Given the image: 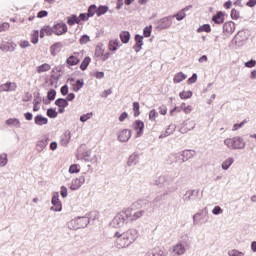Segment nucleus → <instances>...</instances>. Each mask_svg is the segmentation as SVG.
Wrapping results in <instances>:
<instances>
[{
  "label": "nucleus",
  "instance_id": "64",
  "mask_svg": "<svg viewBox=\"0 0 256 256\" xmlns=\"http://www.w3.org/2000/svg\"><path fill=\"white\" fill-rule=\"evenodd\" d=\"M61 196L62 197H67V187L62 186V188H61Z\"/></svg>",
  "mask_w": 256,
  "mask_h": 256
},
{
  "label": "nucleus",
  "instance_id": "39",
  "mask_svg": "<svg viewBox=\"0 0 256 256\" xmlns=\"http://www.w3.org/2000/svg\"><path fill=\"white\" fill-rule=\"evenodd\" d=\"M81 166L79 164H72L69 168V173H79Z\"/></svg>",
  "mask_w": 256,
  "mask_h": 256
},
{
  "label": "nucleus",
  "instance_id": "51",
  "mask_svg": "<svg viewBox=\"0 0 256 256\" xmlns=\"http://www.w3.org/2000/svg\"><path fill=\"white\" fill-rule=\"evenodd\" d=\"M177 21H183V19H185V12L184 11H180L175 15Z\"/></svg>",
  "mask_w": 256,
  "mask_h": 256
},
{
  "label": "nucleus",
  "instance_id": "46",
  "mask_svg": "<svg viewBox=\"0 0 256 256\" xmlns=\"http://www.w3.org/2000/svg\"><path fill=\"white\" fill-rule=\"evenodd\" d=\"M91 117H93V113L84 114L80 117V121H82V123H85V121H89Z\"/></svg>",
  "mask_w": 256,
  "mask_h": 256
},
{
  "label": "nucleus",
  "instance_id": "40",
  "mask_svg": "<svg viewBox=\"0 0 256 256\" xmlns=\"http://www.w3.org/2000/svg\"><path fill=\"white\" fill-rule=\"evenodd\" d=\"M97 15V6L96 5H91L89 8H88V16L90 17H93L94 15Z\"/></svg>",
  "mask_w": 256,
  "mask_h": 256
},
{
  "label": "nucleus",
  "instance_id": "32",
  "mask_svg": "<svg viewBox=\"0 0 256 256\" xmlns=\"http://www.w3.org/2000/svg\"><path fill=\"white\" fill-rule=\"evenodd\" d=\"M180 109L186 113V115H189V113H191V111H193V107L191 105H187L185 102H183L182 104H180Z\"/></svg>",
  "mask_w": 256,
  "mask_h": 256
},
{
  "label": "nucleus",
  "instance_id": "37",
  "mask_svg": "<svg viewBox=\"0 0 256 256\" xmlns=\"http://www.w3.org/2000/svg\"><path fill=\"white\" fill-rule=\"evenodd\" d=\"M144 214H145V211L143 210L134 212L132 214V221H137V219H141V217H143Z\"/></svg>",
  "mask_w": 256,
  "mask_h": 256
},
{
  "label": "nucleus",
  "instance_id": "47",
  "mask_svg": "<svg viewBox=\"0 0 256 256\" xmlns=\"http://www.w3.org/2000/svg\"><path fill=\"white\" fill-rule=\"evenodd\" d=\"M153 27L152 26H146L144 28V37H151V31H152Z\"/></svg>",
  "mask_w": 256,
  "mask_h": 256
},
{
  "label": "nucleus",
  "instance_id": "63",
  "mask_svg": "<svg viewBox=\"0 0 256 256\" xmlns=\"http://www.w3.org/2000/svg\"><path fill=\"white\" fill-rule=\"evenodd\" d=\"M33 111H39V101L38 100H34L33 101Z\"/></svg>",
  "mask_w": 256,
  "mask_h": 256
},
{
  "label": "nucleus",
  "instance_id": "12",
  "mask_svg": "<svg viewBox=\"0 0 256 256\" xmlns=\"http://www.w3.org/2000/svg\"><path fill=\"white\" fill-rule=\"evenodd\" d=\"M61 49H63V43L56 42L50 47V53L53 57H55L61 53Z\"/></svg>",
  "mask_w": 256,
  "mask_h": 256
},
{
  "label": "nucleus",
  "instance_id": "28",
  "mask_svg": "<svg viewBox=\"0 0 256 256\" xmlns=\"http://www.w3.org/2000/svg\"><path fill=\"white\" fill-rule=\"evenodd\" d=\"M6 125L8 126H13V127H21V121H19V119L17 118H10L8 120H6Z\"/></svg>",
  "mask_w": 256,
  "mask_h": 256
},
{
  "label": "nucleus",
  "instance_id": "33",
  "mask_svg": "<svg viewBox=\"0 0 256 256\" xmlns=\"http://www.w3.org/2000/svg\"><path fill=\"white\" fill-rule=\"evenodd\" d=\"M232 163H235V160L233 158H228L222 163V169L224 171H227L229 167L232 165Z\"/></svg>",
  "mask_w": 256,
  "mask_h": 256
},
{
  "label": "nucleus",
  "instance_id": "5",
  "mask_svg": "<svg viewBox=\"0 0 256 256\" xmlns=\"http://www.w3.org/2000/svg\"><path fill=\"white\" fill-rule=\"evenodd\" d=\"M52 31H53L54 35H58V36L65 35V33H67V31H68L67 24H65V23L55 24L52 27Z\"/></svg>",
  "mask_w": 256,
  "mask_h": 256
},
{
  "label": "nucleus",
  "instance_id": "34",
  "mask_svg": "<svg viewBox=\"0 0 256 256\" xmlns=\"http://www.w3.org/2000/svg\"><path fill=\"white\" fill-rule=\"evenodd\" d=\"M211 33V25L204 24L197 29V33Z\"/></svg>",
  "mask_w": 256,
  "mask_h": 256
},
{
  "label": "nucleus",
  "instance_id": "25",
  "mask_svg": "<svg viewBox=\"0 0 256 256\" xmlns=\"http://www.w3.org/2000/svg\"><path fill=\"white\" fill-rule=\"evenodd\" d=\"M34 121L36 125H47V123H49V120L42 115H37Z\"/></svg>",
  "mask_w": 256,
  "mask_h": 256
},
{
  "label": "nucleus",
  "instance_id": "50",
  "mask_svg": "<svg viewBox=\"0 0 256 256\" xmlns=\"http://www.w3.org/2000/svg\"><path fill=\"white\" fill-rule=\"evenodd\" d=\"M213 215H221L223 213V209L220 206H215L212 210Z\"/></svg>",
  "mask_w": 256,
  "mask_h": 256
},
{
  "label": "nucleus",
  "instance_id": "42",
  "mask_svg": "<svg viewBox=\"0 0 256 256\" xmlns=\"http://www.w3.org/2000/svg\"><path fill=\"white\" fill-rule=\"evenodd\" d=\"M47 115L50 119H55L57 117V111L53 108L47 110Z\"/></svg>",
  "mask_w": 256,
  "mask_h": 256
},
{
  "label": "nucleus",
  "instance_id": "43",
  "mask_svg": "<svg viewBox=\"0 0 256 256\" xmlns=\"http://www.w3.org/2000/svg\"><path fill=\"white\" fill-rule=\"evenodd\" d=\"M11 27V24L8 22H4L0 24V33H3V31H9V28Z\"/></svg>",
  "mask_w": 256,
  "mask_h": 256
},
{
  "label": "nucleus",
  "instance_id": "2",
  "mask_svg": "<svg viewBox=\"0 0 256 256\" xmlns=\"http://www.w3.org/2000/svg\"><path fill=\"white\" fill-rule=\"evenodd\" d=\"M133 221V208H127L120 212L115 218H114V223L117 225H123L125 221Z\"/></svg>",
  "mask_w": 256,
  "mask_h": 256
},
{
  "label": "nucleus",
  "instance_id": "62",
  "mask_svg": "<svg viewBox=\"0 0 256 256\" xmlns=\"http://www.w3.org/2000/svg\"><path fill=\"white\" fill-rule=\"evenodd\" d=\"M127 117H129V114H127V112H123L119 117V121L123 122Z\"/></svg>",
  "mask_w": 256,
  "mask_h": 256
},
{
  "label": "nucleus",
  "instance_id": "8",
  "mask_svg": "<svg viewBox=\"0 0 256 256\" xmlns=\"http://www.w3.org/2000/svg\"><path fill=\"white\" fill-rule=\"evenodd\" d=\"M17 89V83L15 82H6L0 85V93L8 92V91H15Z\"/></svg>",
  "mask_w": 256,
  "mask_h": 256
},
{
  "label": "nucleus",
  "instance_id": "26",
  "mask_svg": "<svg viewBox=\"0 0 256 256\" xmlns=\"http://www.w3.org/2000/svg\"><path fill=\"white\" fill-rule=\"evenodd\" d=\"M37 73H47V71H51V65L48 63H44L36 68Z\"/></svg>",
  "mask_w": 256,
  "mask_h": 256
},
{
  "label": "nucleus",
  "instance_id": "20",
  "mask_svg": "<svg viewBox=\"0 0 256 256\" xmlns=\"http://www.w3.org/2000/svg\"><path fill=\"white\" fill-rule=\"evenodd\" d=\"M119 47H120V45H119L118 39L110 40L108 43V49L112 53H115V51H117L119 49Z\"/></svg>",
  "mask_w": 256,
  "mask_h": 256
},
{
  "label": "nucleus",
  "instance_id": "16",
  "mask_svg": "<svg viewBox=\"0 0 256 256\" xmlns=\"http://www.w3.org/2000/svg\"><path fill=\"white\" fill-rule=\"evenodd\" d=\"M52 205H53V207L51 208L52 211H61L62 206H61V201H59V194L54 195L52 197Z\"/></svg>",
  "mask_w": 256,
  "mask_h": 256
},
{
  "label": "nucleus",
  "instance_id": "49",
  "mask_svg": "<svg viewBox=\"0 0 256 256\" xmlns=\"http://www.w3.org/2000/svg\"><path fill=\"white\" fill-rule=\"evenodd\" d=\"M89 41H91V38H89L88 35H83L80 38V45H85L86 43H89Z\"/></svg>",
  "mask_w": 256,
  "mask_h": 256
},
{
  "label": "nucleus",
  "instance_id": "54",
  "mask_svg": "<svg viewBox=\"0 0 256 256\" xmlns=\"http://www.w3.org/2000/svg\"><path fill=\"white\" fill-rule=\"evenodd\" d=\"M188 85H192V83H197V74H193L191 78L187 80Z\"/></svg>",
  "mask_w": 256,
  "mask_h": 256
},
{
  "label": "nucleus",
  "instance_id": "24",
  "mask_svg": "<svg viewBox=\"0 0 256 256\" xmlns=\"http://www.w3.org/2000/svg\"><path fill=\"white\" fill-rule=\"evenodd\" d=\"M173 252L176 255H184L185 254V246H183L182 244H176L173 247Z\"/></svg>",
  "mask_w": 256,
  "mask_h": 256
},
{
  "label": "nucleus",
  "instance_id": "58",
  "mask_svg": "<svg viewBox=\"0 0 256 256\" xmlns=\"http://www.w3.org/2000/svg\"><path fill=\"white\" fill-rule=\"evenodd\" d=\"M255 65H256V61L255 60H250V61L245 63V67H248L249 69L255 67Z\"/></svg>",
  "mask_w": 256,
  "mask_h": 256
},
{
  "label": "nucleus",
  "instance_id": "21",
  "mask_svg": "<svg viewBox=\"0 0 256 256\" xmlns=\"http://www.w3.org/2000/svg\"><path fill=\"white\" fill-rule=\"evenodd\" d=\"M136 45L134 46L135 51H141V47H143V36L137 34L135 36Z\"/></svg>",
  "mask_w": 256,
  "mask_h": 256
},
{
  "label": "nucleus",
  "instance_id": "14",
  "mask_svg": "<svg viewBox=\"0 0 256 256\" xmlns=\"http://www.w3.org/2000/svg\"><path fill=\"white\" fill-rule=\"evenodd\" d=\"M15 47H17V44L13 42H2L0 44L1 51H15Z\"/></svg>",
  "mask_w": 256,
  "mask_h": 256
},
{
  "label": "nucleus",
  "instance_id": "11",
  "mask_svg": "<svg viewBox=\"0 0 256 256\" xmlns=\"http://www.w3.org/2000/svg\"><path fill=\"white\" fill-rule=\"evenodd\" d=\"M53 33V28L51 26H44L40 29V39H45V37H51Z\"/></svg>",
  "mask_w": 256,
  "mask_h": 256
},
{
  "label": "nucleus",
  "instance_id": "55",
  "mask_svg": "<svg viewBox=\"0 0 256 256\" xmlns=\"http://www.w3.org/2000/svg\"><path fill=\"white\" fill-rule=\"evenodd\" d=\"M60 92H61L62 95H68L69 86H67V85L62 86L61 89H60Z\"/></svg>",
  "mask_w": 256,
  "mask_h": 256
},
{
  "label": "nucleus",
  "instance_id": "48",
  "mask_svg": "<svg viewBox=\"0 0 256 256\" xmlns=\"http://www.w3.org/2000/svg\"><path fill=\"white\" fill-rule=\"evenodd\" d=\"M57 95V92L55 90H50L47 94V98L49 99V101H53L55 100V96Z\"/></svg>",
  "mask_w": 256,
  "mask_h": 256
},
{
  "label": "nucleus",
  "instance_id": "35",
  "mask_svg": "<svg viewBox=\"0 0 256 256\" xmlns=\"http://www.w3.org/2000/svg\"><path fill=\"white\" fill-rule=\"evenodd\" d=\"M141 106L139 105V102L133 103V111H134V117H139L141 115Z\"/></svg>",
  "mask_w": 256,
  "mask_h": 256
},
{
  "label": "nucleus",
  "instance_id": "60",
  "mask_svg": "<svg viewBox=\"0 0 256 256\" xmlns=\"http://www.w3.org/2000/svg\"><path fill=\"white\" fill-rule=\"evenodd\" d=\"M19 45H20V47H21L22 49H26V47H29L31 44L29 43V41L23 40V41L20 42Z\"/></svg>",
  "mask_w": 256,
  "mask_h": 256
},
{
  "label": "nucleus",
  "instance_id": "9",
  "mask_svg": "<svg viewBox=\"0 0 256 256\" xmlns=\"http://www.w3.org/2000/svg\"><path fill=\"white\" fill-rule=\"evenodd\" d=\"M55 105L58 107L59 113H65V107L69 106V102L66 99L58 98L55 101Z\"/></svg>",
  "mask_w": 256,
  "mask_h": 256
},
{
  "label": "nucleus",
  "instance_id": "22",
  "mask_svg": "<svg viewBox=\"0 0 256 256\" xmlns=\"http://www.w3.org/2000/svg\"><path fill=\"white\" fill-rule=\"evenodd\" d=\"M30 41L33 45H37V43H39V30H32L30 33Z\"/></svg>",
  "mask_w": 256,
  "mask_h": 256
},
{
  "label": "nucleus",
  "instance_id": "59",
  "mask_svg": "<svg viewBox=\"0 0 256 256\" xmlns=\"http://www.w3.org/2000/svg\"><path fill=\"white\" fill-rule=\"evenodd\" d=\"M159 113L160 115H167V106H164V105L160 106Z\"/></svg>",
  "mask_w": 256,
  "mask_h": 256
},
{
  "label": "nucleus",
  "instance_id": "44",
  "mask_svg": "<svg viewBox=\"0 0 256 256\" xmlns=\"http://www.w3.org/2000/svg\"><path fill=\"white\" fill-rule=\"evenodd\" d=\"M7 165V154L0 155V167H5Z\"/></svg>",
  "mask_w": 256,
  "mask_h": 256
},
{
  "label": "nucleus",
  "instance_id": "1",
  "mask_svg": "<svg viewBox=\"0 0 256 256\" xmlns=\"http://www.w3.org/2000/svg\"><path fill=\"white\" fill-rule=\"evenodd\" d=\"M114 237H116V245L118 249H125V247H129V245H133V243L137 241L139 238V231L135 229H128L122 234L116 232Z\"/></svg>",
  "mask_w": 256,
  "mask_h": 256
},
{
  "label": "nucleus",
  "instance_id": "6",
  "mask_svg": "<svg viewBox=\"0 0 256 256\" xmlns=\"http://www.w3.org/2000/svg\"><path fill=\"white\" fill-rule=\"evenodd\" d=\"M223 33H225V35H233V33H235V22H225L223 24Z\"/></svg>",
  "mask_w": 256,
  "mask_h": 256
},
{
  "label": "nucleus",
  "instance_id": "3",
  "mask_svg": "<svg viewBox=\"0 0 256 256\" xmlns=\"http://www.w3.org/2000/svg\"><path fill=\"white\" fill-rule=\"evenodd\" d=\"M224 143L229 149H243L245 147V142L239 137L227 138Z\"/></svg>",
  "mask_w": 256,
  "mask_h": 256
},
{
  "label": "nucleus",
  "instance_id": "56",
  "mask_svg": "<svg viewBox=\"0 0 256 256\" xmlns=\"http://www.w3.org/2000/svg\"><path fill=\"white\" fill-rule=\"evenodd\" d=\"M229 255L230 256H243V255H245L243 252H239V251H237V250H231L230 252H229Z\"/></svg>",
  "mask_w": 256,
  "mask_h": 256
},
{
  "label": "nucleus",
  "instance_id": "27",
  "mask_svg": "<svg viewBox=\"0 0 256 256\" xmlns=\"http://www.w3.org/2000/svg\"><path fill=\"white\" fill-rule=\"evenodd\" d=\"M75 23L77 25H79V23H80V19H79V17H77V15H71L67 18L68 25L73 26V25H75Z\"/></svg>",
  "mask_w": 256,
  "mask_h": 256
},
{
  "label": "nucleus",
  "instance_id": "31",
  "mask_svg": "<svg viewBox=\"0 0 256 256\" xmlns=\"http://www.w3.org/2000/svg\"><path fill=\"white\" fill-rule=\"evenodd\" d=\"M89 63H91V58L89 56L85 57L80 64L81 71H85L87 67H89Z\"/></svg>",
  "mask_w": 256,
  "mask_h": 256
},
{
  "label": "nucleus",
  "instance_id": "10",
  "mask_svg": "<svg viewBox=\"0 0 256 256\" xmlns=\"http://www.w3.org/2000/svg\"><path fill=\"white\" fill-rule=\"evenodd\" d=\"M133 129L134 131H137V136L141 137V135H143V129H145V123L141 120H136L133 123Z\"/></svg>",
  "mask_w": 256,
  "mask_h": 256
},
{
  "label": "nucleus",
  "instance_id": "38",
  "mask_svg": "<svg viewBox=\"0 0 256 256\" xmlns=\"http://www.w3.org/2000/svg\"><path fill=\"white\" fill-rule=\"evenodd\" d=\"M107 11H109V8L107 6H100L99 8H97V16L101 17V15H105Z\"/></svg>",
  "mask_w": 256,
  "mask_h": 256
},
{
  "label": "nucleus",
  "instance_id": "45",
  "mask_svg": "<svg viewBox=\"0 0 256 256\" xmlns=\"http://www.w3.org/2000/svg\"><path fill=\"white\" fill-rule=\"evenodd\" d=\"M231 19L237 20L240 17L239 10L233 8L231 11Z\"/></svg>",
  "mask_w": 256,
  "mask_h": 256
},
{
  "label": "nucleus",
  "instance_id": "52",
  "mask_svg": "<svg viewBox=\"0 0 256 256\" xmlns=\"http://www.w3.org/2000/svg\"><path fill=\"white\" fill-rule=\"evenodd\" d=\"M245 123H247V120L242 121L240 124H234L232 131H237L238 129H241V127L244 126Z\"/></svg>",
  "mask_w": 256,
  "mask_h": 256
},
{
  "label": "nucleus",
  "instance_id": "7",
  "mask_svg": "<svg viewBox=\"0 0 256 256\" xmlns=\"http://www.w3.org/2000/svg\"><path fill=\"white\" fill-rule=\"evenodd\" d=\"M173 17L175 16H169V17H165V18H162L159 22H158V27L159 29H169V27H171L172 25V21L171 19H173Z\"/></svg>",
  "mask_w": 256,
  "mask_h": 256
},
{
  "label": "nucleus",
  "instance_id": "36",
  "mask_svg": "<svg viewBox=\"0 0 256 256\" xmlns=\"http://www.w3.org/2000/svg\"><path fill=\"white\" fill-rule=\"evenodd\" d=\"M180 99H191L193 97V92L191 91H182L179 93Z\"/></svg>",
  "mask_w": 256,
  "mask_h": 256
},
{
  "label": "nucleus",
  "instance_id": "57",
  "mask_svg": "<svg viewBox=\"0 0 256 256\" xmlns=\"http://www.w3.org/2000/svg\"><path fill=\"white\" fill-rule=\"evenodd\" d=\"M47 15H49V13L45 10H42V11L38 12L37 17H38V19H43V17H47Z\"/></svg>",
  "mask_w": 256,
  "mask_h": 256
},
{
  "label": "nucleus",
  "instance_id": "61",
  "mask_svg": "<svg viewBox=\"0 0 256 256\" xmlns=\"http://www.w3.org/2000/svg\"><path fill=\"white\" fill-rule=\"evenodd\" d=\"M111 57V52H106L101 55V61H107Z\"/></svg>",
  "mask_w": 256,
  "mask_h": 256
},
{
  "label": "nucleus",
  "instance_id": "30",
  "mask_svg": "<svg viewBox=\"0 0 256 256\" xmlns=\"http://www.w3.org/2000/svg\"><path fill=\"white\" fill-rule=\"evenodd\" d=\"M185 79H187V75L183 72H179L174 76L173 81L174 83H181V81H185Z\"/></svg>",
  "mask_w": 256,
  "mask_h": 256
},
{
  "label": "nucleus",
  "instance_id": "15",
  "mask_svg": "<svg viewBox=\"0 0 256 256\" xmlns=\"http://www.w3.org/2000/svg\"><path fill=\"white\" fill-rule=\"evenodd\" d=\"M213 23H216V25H221L225 21V13L224 12H217L213 17H212Z\"/></svg>",
  "mask_w": 256,
  "mask_h": 256
},
{
  "label": "nucleus",
  "instance_id": "19",
  "mask_svg": "<svg viewBox=\"0 0 256 256\" xmlns=\"http://www.w3.org/2000/svg\"><path fill=\"white\" fill-rule=\"evenodd\" d=\"M148 256H165L163 248L157 246L148 252Z\"/></svg>",
  "mask_w": 256,
  "mask_h": 256
},
{
  "label": "nucleus",
  "instance_id": "41",
  "mask_svg": "<svg viewBox=\"0 0 256 256\" xmlns=\"http://www.w3.org/2000/svg\"><path fill=\"white\" fill-rule=\"evenodd\" d=\"M157 117H159V113H157V110L156 109L151 110L149 113L150 121H155V119H157Z\"/></svg>",
  "mask_w": 256,
  "mask_h": 256
},
{
  "label": "nucleus",
  "instance_id": "53",
  "mask_svg": "<svg viewBox=\"0 0 256 256\" xmlns=\"http://www.w3.org/2000/svg\"><path fill=\"white\" fill-rule=\"evenodd\" d=\"M89 14L88 13H82L79 15L78 19H80V22L81 21H89Z\"/></svg>",
  "mask_w": 256,
  "mask_h": 256
},
{
  "label": "nucleus",
  "instance_id": "13",
  "mask_svg": "<svg viewBox=\"0 0 256 256\" xmlns=\"http://www.w3.org/2000/svg\"><path fill=\"white\" fill-rule=\"evenodd\" d=\"M119 141L122 143L127 142L128 139H131V130L129 129H124L122 130L119 135H118Z\"/></svg>",
  "mask_w": 256,
  "mask_h": 256
},
{
  "label": "nucleus",
  "instance_id": "23",
  "mask_svg": "<svg viewBox=\"0 0 256 256\" xmlns=\"http://www.w3.org/2000/svg\"><path fill=\"white\" fill-rule=\"evenodd\" d=\"M119 37H120V40L125 44L131 41V34L129 33V31H122Z\"/></svg>",
  "mask_w": 256,
  "mask_h": 256
},
{
  "label": "nucleus",
  "instance_id": "29",
  "mask_svg": "<svg viewBox=\"0 0 256 256\" xmlns=\"http://www.w3.org/2000/svg\"><path fill=\"white\" fill-rule=\"evenodd\" d=\"M83 85H85L83 80H77L75 83L72 84V89L73 91H75V93H77V91H81V89H83Z\"/></svg>",
  "mask_w": 256,
  "mask_h": 256
},
{
  "label": "nucleus",
  "instance_id": "4",
  "mask_svg": "<svg viewBox=\"0 0 256 256\" xmlns=\"http://www.w3.org/2000/svg\"><path fill=\"white\" fill-rule=\"evenodd\" d=\"M79 63H81V53L80 52H73L67 59L66 65L67 67H75Z\"/></svg>",
  "mask_w": 256,
  "mask_h": 256
},
{
  "label": "nucleus",
  "instance_id": "18",
  "mask_svg": "<svg viewBox=\"0 0 256 256\" xmlns=\"http://www.w3.org/2000/svg\"><path fill=\"white\" fill-rule=\"evenodd\" d=\"M84 221H85L84 218H76L71 221V225H74L73 229H83V227H85L86 225Z\"/></svg>",
  "mask_w": 256,
  "mask_h": 256
},
{
  "label": "nucleus",
  "instance_id": "17",
  "mask_svg": "<svg viewBox=\"0 0 256 256\" xmlns=\"http://www.w3.org/2000/svg\"><path fill=\"white\" fill-rule=\"evenodd\" d=\"M84 183H85L84 177L76 178V179L72 180L70 189H72V191H77V189H79V187H81V185H83Z\"/></svg>",
  "mask_w": 256,
  "mask_h": 256
}]
</instances>
